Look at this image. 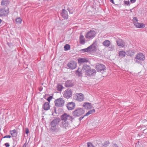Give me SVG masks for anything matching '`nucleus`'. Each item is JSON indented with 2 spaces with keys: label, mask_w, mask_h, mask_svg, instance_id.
Wrapping results in <instances>:
<instances>
[{
  "label": "nucleus",
  "mask_w": 147,
  "mask_h": 147,
  "mask_svg": "<svg viewBox=\"0 0 147 147\" xmlns=\"http://www.w3.org/2000/svg\"><path fill=\"white\" fill-rule=\"evenodd\" d=\"M84 113L85 111L82 108H79L74 111L72 112V115L73 116L76 117L82 115Z\"/></svg>",
  "instance_id": "obj_1"
},
{
  "label": "nucleus",
  "mask_w": 147,
  "mask_h": 147,
  "mask_svg": "<svg viewBox=\"0 0 147 147\" xmlns=\"http://www.w3.org/2000/svg\"><path fill=\"white\" fill-rule=\"evenodd\" d=\"M96 32L95 31L90 30L86 33L85 37L87 39H92L96 36Z\"/></svg>",
  "instance_id": "obj_2"
},
{
  "label": "nucleus",
  "mask_w": 147,
  "mask_h": 147,
  "mask_svg": "<svg viewBox=\"0 0 147 147\" xmlns=\"http://www.w3.org/2000/svg\"><path fill=\"white\" fill-rule=\"evenodd\" d=\"M74 119L72 116L66 113H64L61 116V119L62 121H67V120H70L71 122Z\"/></svg>",
  "instance_id": "obj_3"
},
{
  "label": "nucleus",
  "mask_w": 147,
  "mask_h": 147,
  "mask_svg": "<svg viewBox=\"0 0 147 147\" xmlns=\"http://www.w3.org/2000/svg\"><path fill=\"white\" fill-rule=\"evenodd\" d=\"M63 94L64 97L67 99L69 98L72 96V90L68 88L63 92Z\"/></svg>",
  "instance_id": "obj_4"
},
{
  "label": "nucleus",
  "mask_w": 147,
  "mask_h": 147,
  "mask_svg": "<svg viewBox=\"0 0 147 147\" xmlns=\"http://www.w3.org/2000/svg\"><path fill=\"white\" fill-rule=\"evenodd\" d=\"M55 106L58 107H62L64 105L65 101L63 98L57 99L55 101Z\"/></svg>",
  "instance_id": "obj_5"
},
{
  "label": "nucleus",
  "mask_w": 147,
  "mask_h": 147,
  "mask_svg": "<svg viewBox=\"0 0 147 147\" xmlns=\"http://www.w3.org/2000/svg\"><path fill=\"white\" fill-rule=\"evenodd\" d=\"M138 19L136 17H134L133 20V22L134 25L138 28H143L145 26V25L142 23H138Z\"/></svg>",
  "instance_id": "obj_6"
},
{
  "label": "nucleus",
  "mask_w": 147,
  "mask_h": 147,
  "mask_svg": "<svg viewBox=\"0 0 147 147\" xmlns=\"http://www.w3.org/2000/svg\"><path fill=\"white\" fill-rule=\"evenodd\" d=\"M60 126L61 128L66 130L69 129L70 125L67 121H62L60 123Z\"/></svg>",
  "instance_id": "obj_7"
},
{
  "label": "nucleus",
  "mask_w": 147,
  "mask_h": 147,
  "mask_svg": "<svg viewBox=\"0 0 147 147\" xmlns=\"http://www.w3.org/2000/svg\"><path fill=\"white\" fill-rule=\"evenodd\" d=\"M9 13L8 7L2 8L0 9V16H6Z\"/></svg>",
  "instance_id": "obj_8"
},
{
  "label": "nucleus",
  "mask_w": 147,
  "mask_h": 147,
  "mask_svg": "<svg viewBox=\"0 0 147 147\" xmlns=\"http://www.w3.org/2000/svg\"><path fill=\"white\" fill-rule=\"evenodd\" d=\"M96 42H94L91 45L88 47L89 48L88 49L89 53L94 52L96 51Z\"/></svg>",
  "instance_id": "obj_9"
},
{
  "label": "nucleus",
  "mask_w": 147,
  "mask_h": 147,
  "mask_svg": "<svg viewBox=\"0 0 147 147\" xmlns=\"http://www.w3.org/2000/svg\"><path fill=\"white\" fill-rule=\"evenodd\" d=\"M60 119L59 118H56L53 119L50 123L51 126H58L60 121Z\"/></svg>",
  "instance_id": "obj_10"
},
{
  "label": "nucleus",
  "mask_w": 147,
  "mask_h": 147,
  "mask_svg": "<svg viewBox=\"0 0 147 147\" xmlns=\"http://www.w3.org/2000/svg\"><path fill=\"white\" fill-rule=\"evenodd\" d=\"M67 65L69 68L73 69L76 67L77 63L75 61H71L68 63Z\"/></svg>",
  "instance_id": "obj_11"
},
{
  "label": "nucleus",
  "mask_w": 147,
  "mask_h": 147,
  "mask_svg": "<svg viewBox=\"0 0 147 147\" xmlns=\"http://www.w3.org/2000/svg\"><path fill=\"white\" fill-rule=\"evenodd\" d=\"M95 67L98 71H104L105 70L106 68L105 65L102 64H100L99 63L97 64Z\"/></svg>",
  "instance_id": "obj_12"
},
{
  "label": "nucleus",
  "mask_w": 147,
  "mask_h": 147,
  "mask_svg": "<svg viewBox=\"0 0 147 147\" xmlns=\"http://www.w3.org/2000/svg\"><path fill=\"white\" fill-rule=\"evenodd\" d=\"M76 100L78 101L81 102L84 99V96L82 93H76L75 94Z\"/></svg>",
  "instance_id": "obj_13"
},
{
  "label": "nucleus",
  "mask_w": 147,
  "mask_h": 147,
  "mask_svg": "<svg viewBox=\"0 0 147 147\" xmlns=\"http://www.w3.org/2000/svg\"><path fill=\"white\" fill-rule=\"evenodd\" d=\"M60 128L58 126H51L50 130L53 134H55L60 130Z\"/></svg>",
  "instance_id": "obj_14"
},
{
  "label": "nucleus",
  "mask_w": 147,
  "mask_h": 147,
  "mask_svg": "<svg viewBox=\"0 0 147 147\" xmlns=\"http://www.w3.org/2000/svg\"><path fill=\"white\" fill-rule=\"evenodd\" d=\"M96 71L95 69H90L87 72H86L85 74L88 76H94L96 74Z\"/></svg>",
  "instance_id": "obj_15"
},
{
  "label": "nucleus",
  "mask_w": 147,
  "mask_h": 147,
  "mask_svg": "<svg viewBox=\"0 0 147 147\" xmlns=\"http://www.w3.org/2000/svg\"><path fill=\"white\" fill-rule=\"evenodd\" d=\"M76 105L75 103L71 102H69L67 105L66 107L68 110H71L74 109Z\"/></svg>",
  "instance_id": "obj_16"
},
{
  "label": "nucleus",
  "mask_w": 147,
  "mask_h": 147,
  "mask_svg": "<svg viewBox=\"0 0 147 147\" xmlns=\"http://www.w3.org/2000/svg\"><path fill=\"white\" fill-rule=\"evenodd\" d=\"M116 43L117 45L119 47H123L125 45V42L120 38H119L116 40Z\"/></svg>",
  "instance_id": "obj_17"
},
{
  "label": "nucleus",
  "mask_w": 147,
  "mask_h": 147,
  "mask_svg": "<svg viewBox=\"0 0 147 147\" xmlns=\"http://www.w3.org/2000/svg\"><path fill=\"white\" fill-rule=\"evenodd\" d=\"M88 58H80L78 59V62L80 64H82L84 63L88 62Z\"/></svg>",
  "instance_id": "obj_18"
},
{
  "label": "nucleus",
  "mask_w": 147,
  "mask_h": 147,
  "mask_svg": "<svg viewBox=\"0 0 147 147\" xmlns=\"http://www.w3.org/2000/svg\"><path fill=\"white\" fill-rule=\"evenodd\" d=\"M83 107L86 109L88 110L91 109L92 106L91 103L89 102H84L83 105Z\"/></svg>",
  "instance_id": "obj_19"
},
{
  "label": "nucleus",
  "mask_w": 147,
  "mask_h": 147,
  "mask_svg": "<svg viewBox=\"0 0 147 147\" xmlns=\"http://www.w3.org/2000/svg\"><path fill=\"white\" fill-rule=\"evenodd\" d=\"M61 15L64 19L68 18L67 12L64 9H62V12L61 13Z\"/></svg>",
  "instance_id": "obj_20"
},
{
  "label": "nucleus",
  "mask_w": 147,
  "mask_h": 147,
  "mask_svg": "<svg viewBox=\"0 0 147 147\" xmlns=\"http://www.w3.org/2000/svg\"><path fill=\"white\" fill-rule=\"evenodd\" d=\"M74 83L71 80H67L65 82V86L67 87H72L74 86Z\"/></svg>",
  "instance_id": "obj_21"
},
{
  "label": "nucleus",
  "mask_w": 147,
  "mask_h": 147,
  "mask_svg": "<svg viewBox=\"0 0 147 147\" xmlns=\"http://www.w3.org/2000/svg\"><path fill=\"white\" fill-rule=\"evenodd\" d=\"M136 58L138 60L143 61L145 59V57L142 53H139L136 55Z\"/></svg>",
  "instance_id": "obj_22"
},
{
  "label": "nucleus",
  "mask_w": 147,
  "mask_h": 147,
  "mask_svg": "<svg viewBox=\"0 0 147 147\" xmlns=\"http://www.w3.org/2000/svg\"><path fill=\"white\" fill-rule=\"evenodd\" d=\"M90 69H91L90 66L87 64L84 65L82 67V69L84 71L85 73Z\"/></svg>",
  "instance_id": "obj_23"
},
{
  "label": "nucleus",
  "mask_w": 147,
  "mask_h": 147,
  "mask_svg": "<svg viewBox=\"0 0 147 147\" xmlns=\"http://www.w3.org/2000/svg\"><path fill=\"white\" fill-rule=\"evenodd\" d=\"M102 45L105 47H108L110 45L111 42L109 40H106L103 42Z\"/></svg>",
  "instance_id": "obj_24"
},
{
  "label": "nucleus",
  "mask_w": 147,
  "mask_h": 147,
  "mask_svg": "<svg viewBox=\"0 0 147 147\" xmlns=\"http://www.w3.org/2000/svg\"><path fill=\"white\" fill-rule=\"evenodd\" d=\"M119 55L121 58H122L125 56L126 53L123 51H121L119 52Z\"/></svg>",
  "instance_id": "obj_25"
},
{
  "label": "nucleus",
  "mask_w": 147,
  "mask_h": 147,
  "mask_svg": "<svg viewBox=\"0 0 147 147\" xmlns=\"http://www.w3.org/2000/svg\"><path fill=\"white\" fill-rule=\"evenodd\" d=\"M9 3L8 0H2L1 3V5L3 6H6Z\"/></svg>",
  "instance_id": "obj_26"
},
{
  "label": "nucleus",
  "mask_w": 147,
  "mask_h": 147,
  "mask_svg": "<svg viewBox=\"0 0 147 147\" xmlns=\"http://www.w3.org/2000/svg\"><path fill=\"white\" fill-rule=\"evenodd\" d=\"M85 39L83 36L80 35V42L81 44H84L85 43Z\"/></svg>",
  "instance_id": "obj_27"
},
{
  "label": "nucleus",
  "mask_w": 147,
  "mask_h": 147,
  "mask_svg": "<svg viewBox=\"0 0 147 147\" xmlns=\"http://www.w3.org/2000/svg\"><path fill=\"white\" fill-rule=\"evenodd\" d=\"M76 74L78 77H80L82 76V70L80 68H78L76 71Z\"/></svg>",
  "instance_id": "obj_28"
},
{
  "label": "nucleus",
  "mask_w": 147,
  "mask_h": 147,
  "mask_svg": "<svg viewBox=\"0 0 147 147\" xmlns=\"http://www.w3.org/2000/svg\"><path fill=\"white\" fill-rule=\"evenodd\" d=\"M50 106L48 102H45L43 105V109L45 110H48L49 109Z\"/></svg>",
  "instance_id": "obj_29"
},
{
  "label": "nucleus",
  "mask_w": 147,
  "mask_h": 147,
  "mask_svg": "<svg viewBox=\"0 0 147 147\" xmlns=\"http://www.w3.org/2000/svg\"><path fill=\"white\" fill-rule=\"evenodd\" d=\"M10 133L12 137H16L17 136V134L16 129L10 131Z\"/></svg>",
  "instance_id": "obj_30"
},
{
  "label": "nucleus",
  "mask_w": 147,
  "mask_h": 147,
  "mask_svg": "<svg viewBox=\"0 0 147 147\" xmlns=\"http://www.w3.org/2000/svg\"><path fill=\"white\" fill-rule=\"evenodd\" d=\"M127 55L130 56H133L135 54L134 51L132 50H129L127 51Z\"/></svg>",
  "instance_id": "obj_31"
},
{
  "label": "nucleus",
  "mask_w": 147,
  "mask_h": 147,
  "mask_svg": "<svg viewBox=\"0 0 147 147\" xmlns=\"http://www.w3.org/2000/svg\"><path fill=\"white\" fill-rule=\"evenodd\" d=\"M95 112V110L94 109H93L88 111V112H87L85 115V116H88L89 115L93 113H94Z\"/></svg>",
  "instance_id": "obj_32"
},
{
  "label": "nucleus",
  "mask_w": 147,
  "mask_h": 147,
  "mask_svg": "<svg viewBox=\"0 0 147 147\" xmlns=\"http://www.w3.org/2000/svg\"><path fill=\"white\" fill-rule=\"evenodd\" d=\"M63 88V87L62 85L60 84L58 85L57 86V90L59 91H61L62 89Z\"/></svg>",
  "instance_id": "obj_33"
},
{
  "label": "nucleus",
  "mask_w": 147,
  "mask_h": 147,
  "mask_svg": "<svg viewBox=\"0 0 147 147\" xmlns=\"http://www.w3.org/2000/svg\"><path fill=\"white\" fill-rule=\"evenodd\" d=\"M64 50L65 51H67L69 50L70 49V45L68 44H66L64 47Z\"/></svg>",
  "instance_id": "obj_34"
},
{
  "label": "nucleus",
  "mask_w": 147,
  "mask_h": 147,
  "mask_svg": "<svg viewBox=\"0 0 147 147\" xmlns=\"http://www.w3.org/2000/svg\"><path fill=\"white\" fill-rule=\"evenodd\" d=\"M22 20L20 18H16V21L17 23L21 24L22 22Z\"/></svg>",
  "instance_id": "obj_35"
},
{
  "label": "nucleus",
  "mask_w": 147,
  "mask_h": 147,
  "mask_svg": "<svg viewBox=\"0 0 147 147\" xmlns=\"http://www.w3.org/2000/svg\"><path fill=\"white\" fill-rule=\"evenodd\" d=\"M88 48H88V47L84 49H81V51H83L84 52H88V53H89V51Z\"/></svg>",
  "instance_id": "obj_36"
},
{
  "label": "nucleus",
  "mask_w": 147,
  "mask_h": 147,
  "mask_svg": "<svg viewBox=\"0 0 147 147\" xmlns=\"http://www.w3.org/2000/svg\"><path fill=\"white\" fill-rule=\"evenodd\" d=\"M88 147H94L91 143L90 142L88 143Z\"/></svg>",
  "instance_id": "obj_37"
},
{
  "label": "nucleus",
  "mask_w": 147,
  "mask_h": 147,
  "mask_svg": "<svg viewBox=\"0 0 147 147\" xmlns=\"http://www.w3.org/2000/svg\"><path fill=\"white\" fill-rule=\"evenodd\" d=\"M53 97L52 96H50L48 98L47 100L49 101L50 102V100L52 99Z\"/></svg>",
  "instance_id": "obj_38"
},
{
  "label": "nucleus",
  "mask_w": 147,
  "mask_h": 147,
  "mask_svg": "<svg viewBox=\"0 0 147 147\" xmlns=\"http://www.w3.org/2000/svg\"><path fill=\"white\" fill-rule=\"evenodd\" d=\"M11 137V136L9 135H6V136H4V137H3V138H10Z\"/></svg>",
  "instance_id": "obj_39"
},
{
  "label": "nucleus",
  "mask_w": 147,
  "mask_h": 147,
  "mask_svg": "<svg viewBox=\"0 0 147 147\" xmlns=\"http://www.w3.org/2000/svg\"><path fill=\"white\" fill-rule=\"evenodd\" d=\"M25 132L27 134H28L29 133V130L27 128H25Z\"/></svg>",
  "instance_id": "obj_40"
},
{
  "label": "nucleus",
  "mask_w": 147,
  "mask_h": 147,
  "mask_svg": "<svg viewBox=\"0 0 147 147\" xmlns=\"http://www.w3.org/2000/svg\"><path fill=\"white\" fill-rule=\"evenodd\" d=\"M110 49V50L112 51L114 49V46H112V45L110 47H109Z\"/></svg>",
  "instance_id": "obj_41"
},
{
  "label": "nucleus",
  "mask_w": 147,
  "mask_h": 147,
  "mask_svg": "<svg viewBox=\"0 0 147 147\" xmlns=\"http://www.w3.org/2000/svg\"><path fill=\"white\" fill-rule=\"evenodd\" d=\"M125 4L127 5H128L129 4V1H125L124 2Z\"/></svg>",
  "instance_id": "obj_42"
},
{
  "label": "nucleus",
  "mask_w": 147,
  "mask_h": 147,
  "mask_svg": "<svg viewBox=\"0 0 147 147\" xmlns=\"http://www.w3.org/2000/svg\"><path fill=\"white\" fill-rule=\"evenodd\" d=\"M85 116H85V115H84V116H82L81 117H80V118H79V120L80 121L81 120H82V119Z\"/></svg>",
  "instance_id": "obj_43"
},
{
  "label": "nucleus",
  "mask_w": 147,
  "mask_h": 147,
  "mask_svg": "<svg viewBox=\"0 0 147 147\" xmlns=\"http://www.w3.org/2000/svg\"><path fill=\"white\" fill-rule=\"evenodd\" d=\"M5 145L6 147H9V144L8 143H5Z\"/></svg>",
  "instance_id": "obj_44"
},
{
  "label": "nucleus",
  "mask_w": 147,
  "mask_h": 147,
  "mask_svg": "<svg viewBox=\"0 0 147 147\" xmlns=\"http://www.w3.org/2000/svg\"><path fill=\"white\" fill-rule=\"evenodd\" d=\"M136 1V0H130V2L131 3H133L135 2Z\"/></svg>",
  "instance_id": "obj_45"
},
{
  "label": "nucleus",
  "mask_w": 147,
  "mask_h": 147,
  "mask_svg": "<svg viewBox=\"0 0 147 147\" xmlns=\"http://www.w3.org/2000/svg\"><path fill=\"white\" fill-rule=\"evenodd\" d=\"M26 143H25L22 147H26Z\"/></svg>",
  "instance_id": "obj_46"
},
{
  "label": "nucleus",
  "mask_w": 147,
  "mask_h": 147,
  "mask_svg": "<svg viewBox=\"0 0 147 147\" xmlns=\"http://www.w3.org/2000/svg\"><path fill=\"white\" fill-rule=\"evenodd\" d=\"M110 1L113 4H114V2L113 0H110Z\"/></svg>",
  "instance_id": "obj_47"
},
{
  "label": "nucleus",
  "mask_w": 147,
  "mask_h": 147,
  "mask_svg": "<svg viewBox=\"0 0 147 147\" xmlns=\"http://www.w3.org/2000/svg\"><path fill=\"white\" fill-rule=\"evenodd\" d=\"M67 9L69 11V13H73V12H71V11H70V10H69V8H68Z\"/></svg>",
  "instance_id": "obj_48"
},
{
  "label": "nucleus",
  "mask_w": 147,
  "mask_h": 147,
  "mask_svg": "<svg viewBox=\"0 0 147 147\" xmlns=\"http://www.w3.org/2000/svg\"><path fill=\"white\" fill-rule=\"evenodd\" d=\"M114 145V147H118L116 144H115Z\"/></svg>",
  "instance_id": "obj_49"
},
{
  "label": "nucleus",
  "mask_w": 147,
  "mask_h": 147,
  "mask_svg": "<svg viewBox=\"0 0 147 147\" xmlns=\"http://www.w3.org/2000/svg\"><path fill=\"white\" fill-rule=\"evenodd\" d=\"M2 22V20L0 19V24Z\"/></svg>",
  "instance_id": "obj_50"
},
{
  "label": "nucleus",
  "mask_w": 147,
  "mask_h": 147,
  "mask_svg": "<svg viewBox=\"0 0 147 147\" xmlns=\"http://www.w3.org/2000/svg\"><path fill=\"white\" fill-rule=\"evenodd\" d=\"M130 11L131 12H132V11H131V9L130 10Z\"/></svg>",
  "instance_id": "obj_51"
}]
</instances>
